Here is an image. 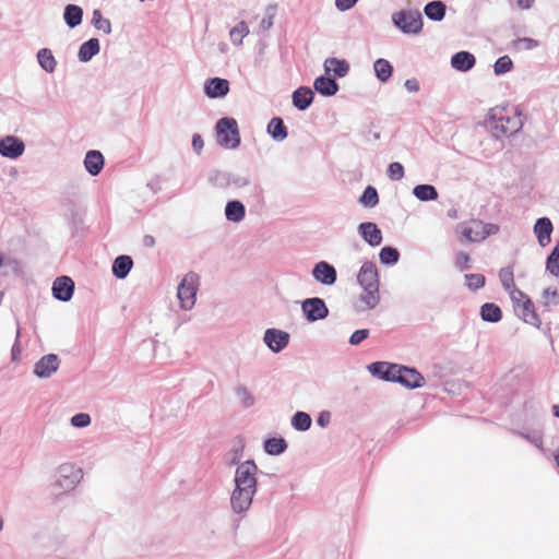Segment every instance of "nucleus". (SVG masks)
<instances>
[{
  "label": "nucleus",
  "instance_id": "19",
  "mask_svg": "<svg viewBox=\"0 0 559 559\" xmlns=\"http://www.w3.org/2000/svg\"><path fill=\"white\" fill-rule=\"evenodd\" d=\"M533 230L540 247L545 248L550 243L554 225L549 217L543 216L537 218Z\"/></svg>",
  "mask_w": 559,
  "mask_h": 559
},
{
  "label": "nucleus",
  "instance_id": "40",
  "mask_svg": "<svg viewBox=\"0 0 559 559\" xmlns=\"http://www.w3.org/2000/svg\"><path fill=\"white\" fill-rule=\"evenodd\" d=\"M359 203L368 209H372L379 203V193L373 186H367L359 197Z\"/></svg>",
  "mask_w": 559,
  "mask_h": 559
},
{
  "label": "nucleus",
  "instance_id": "50",
  "mask_svg": "<svg viewBox=\"0 0 559 559\" xmlns=\"http://www.w3.org/2000/svg\"><path fill=\"white\" fill-rule=\"evenodd\" d=\"M91 416L86 413H78L73 415L70 423L75 428H85L91 424Z\"/></svg>",
  "mask_w": 559,
  "mask_h": 559
},
{
  "label": "nucleus",
  "instance_id": "41",
  "mask_svg": "<svg viewBox=\"0 0 559 559\" xmlns=\"http://www.w3.org/2000/svg\"><path fill=\"white\" fill-rule=\"evenodd\" d=\"M209 182L217 188H227L231 185V174L222 170H212L209 174Z\"/></svg>",
  "mask_w": 559,
  "mask_h": 559
},
{
  "label": "nucleus",
  "instance_id": "61",
  "mask_svg": "<svg viewBox=\"0 0 559 559\" xmlns=\"http://www.w3.org/2000/svg\"><path fill=\"white\" fill-rule=\"evenodd\" d=\"M203 146H204V142H203V139H202L201 134L194 133L192 135V147H193V151L197 154H200L201 151L203 150Z\"/></svg>",
  "mask_w": 559,
  "mask_h": 559
},
{
  "label": "nucleus",
  "instance_id": "14",
  "mask_svg": "<svg viewBox=\"0 0 559 559\" xmlns=\"http://www.w3.org/2000/svg\"><path fill=\"white\" fill-rule=\"evenodd\" d=\"M74 287L75 285L71 277L67 275L59 276L52 283V296L62 302L70 301L74 294Z\"/></svg>",
  "mask_w": 559,
  "mask_h": 559
},
{
  "label": "nucleus",
  "instance_id": "30",
  "mask_svg": "<svg viewBox=\"0 0 559 559\" xmlns=\"http://www.w3.org/2000/svg\"><path fill=\"white\" fill-rule=\"evenodd\" d=\"M424 13L430 21L440 22L447 13V5L441 0H432L425 4Z\"/></svg>",
  "mask_w": 559,
  "mask_h": 559
},
{
  "label": "nucleus",
  "instance_id": "47",
  "mask_svg": "<svg viewBox=\"0 0 559 559\" xmlns=\"http://www.w3.org/2000/svg\"><path fill=\"white\" fill-rule=\"evenodd\" d=\"M544 307L549 309L550 306L559 305V292L555 288L547 287L543 290Z\"/></svg>",
  "mask_w": 559,
  "mask_h": 559
},
{
  "label": "nucleus",
  "instance_id": "55",
  "mask_svg": "<svg viewBox=\"0 0 559 559\" xmlns=\"http://www.w3.org/2000/svg\"><path fill=\"white\" fill-rule=\"evenodd\" d=\"M522 438L526 439L531 443H533L535 447H537L539 450L544 451L543 448V437L540 435H530L525 432L518 431L516 432Z\"/></svg>",
  "mask_w": 559,
  "mask_h": 559
},
{
  "label": "nucleus",
  "instance_id": "56",
  "mask_svg": "<svg viewBox=\"0 0 559 559\" xmlns=\"http://www.w3.org/2000/svg\"><path fill=\"white\" fill-rule=\"evenodd\" d=\"M20 336H21L20 323H19V321H16L15 342H14L12 348H11L12 360H16L19 358L20 354H21Z\"/></svg>",
  "mask_w": 559,
  "mask_h": 559
},
{
  "label": "nucleus",
  "instance_id": "45",
  "mask_svg": "<svg viewBox=\"0 0 559 559\" xmlns=\"http://www.w3.org/2000/svg\"><path fill=\"white\" fill-rule=\"evenodd\" d=\"M235 394L239 399V401L241 402V404L245 408H249V407L253 406L255 403L254 396L251 394V392L245 385H241V384L237 385L235 388Z\"/></svg>",
  "mask_w": 559,
  "mask_h": 559
},
{
  "label": "nucleus",
  "instance_id": "5",
  "mask_svg": "<svg viewBox=\"0 0 559 559\" xmlns=\"http://www.w3.org/2000/svg\"><path fill=\"white\" fill-rule=\"evenodd\" d=\"M393 25L406 35H417L423 31V16L419 11L401 10L392 14Z\"/></svg>",
  "mask_w": 559,
  "mask_h": 559
},
{
  "label": "nucleus",
  "instance_id": "3",
  "mask_svg": "<svg viewBox=\"0 0 559 559\" xmlns=\"http://www.w3.org/2000/svg\"><path fill=\"white\" fill-rule=\"evenodd\" d=\"M357 282L364 289L360 299L369 309H374L380 302L379 294V272L377 265L372 261H365L357 274Z\"/></svg>",
  "mask_w": 559,
  "mask_h": 559
},
{
  "label": "nucleus",
  "instance_id": "35",
  "mask_svg": "<svg viewBox=\"0 0 559 559\" xmlns=\"http://www.w3.org/2000/svg\"><path fill=\"white\" fill-rule=\"evenodd\" d=\"M480 318L485 322L497 323L502 319V310L495 302H485L480 307Z\"/></svg>",
  "mask_w": 559,
  "mask_h": 559
},
{
  "label": "nucleus",
  "instance_id": "27",
  "mask_svg": "<svg viewBox=\"0 0 559 559\" xmlns=\"http://www.w3.org/2000/svg\"><path fill=\"white\" fill-rule=\"evenodd\" d=\"M324 71L326 74H330V72L334 73L335 78H344L349 72V63L345 59H338L335 57H330L324 61Z\"/></svg>",
  "mask_w": 559,
  "mask_h": 559
},
{
  "label": "nucleus",
  "instance_id": "22",
  "mask_svg": "<svg viewBox=\"0 0 559 559\" xmlns=\"http://www.w3.org/2000/svg\"><path fill=\"white\" fill-rule=\"evenodd\" d=\"M313 88L320 95L331 97L338 92L340 86L334 78L325 73L314 79Z\"/></svg>",
  "mask_w": 559,
  "mask_h": 559
},
{
  "label": "nucleus",
  "instance_id": "49",
  "mask_svg": "<svg viewBox=\"0 0 559 559\" xmlns=\"http://www.w3.org/2000/svg\"><path fill=\"white\" fill-rule=\"evenodd\" d=\"M386 175L393 181L401 180L404 177V166L400 162H392L388 166Z\"/></svg>",
  "mask_w": 559,
  "mask_h": 559
},
{
  "label": "nucleus",
  "instance_id": "17",
  "mask_svg": "<svg viewBox=\"0 0 559 559\" xmlns=\"http://www.w3.org/2000/svg\"><path fill=\"white\" fill-rule=\"evenodd\" d=\"M229 92V81L223 78H210L204 83V94L211 99L225 97Z\"/></svg>",
  "mask_w": 559,
  "mask_h": 559
},
{
  "label": "nucleus",
  "instance_id": "26",
  "mask_svg": "<svg viewBox=\"0 0 559 559\" xmlns=\"http://www.w3.org/2000/svg\"><path fill=\"white\" fill-rule=\"evenodd\" d=\"M100 50V44L98 38L92 37L81 44L79 51H78V59L81 62H88L91 61L96 55L99 53Z\"/></svg>",
  "mask_w": 559,
  "mask_h": 559
},
{
  "label": "nucleus",
  "instance_id": "2",
  "mask_svg": "<svg viewBox=\"0 0 559 559\" xmlns=\"http://www.w3.org/2000/svg\"><path fill=\"white\" fill-rule=\"evenodd\" d=\"M485 126L496 139L509 138L522 129V115L516 109L510 115L506 108H493L490 109Z\"/></svg>",
  "mask_w": 559,
  "mask_h": 559
},
{
  "label": "nucleus",
  "instance_id": "6",
  "mask_svg": "<svg viewBox=\"0 0 559 559\" xmlns=\"http://www.w3.org/2000/svg\"><path fill=\"white\" fill-rule=\"evenodd\" d=\"M198 285L199 275L194 272L187 273L181 283L178 285L177 297L182 309L190 310L194 306Z\"/></svg>",
  "mask_w": 559,
  "mask_h": 559
},
{
  "label": "nucleus",
  "instance_id": "4",
  "mask_svg": "<svg viewBox=\"0 0 559 559\" xmlns=\"http://www.w3.org/2000/svg\"><path fill=\"white\" fill-rule=\"evenodd\" d=\"M215 131L217 143L222 147L235 150L240 143V133L238 123L233 117H223L216 121Z\"/></svg>",
  "mask_w": 559,
  "mask_h": 559
},
{
  "label": "nucleus",
  "instance_id": "52",
  "mask_svg": "<svg viewBox=\"0 0 559 559\" xmlns=\"http://www.w3.org/2000/svg\"><path fill=\"white\" fill-rule=\"evenodd\" d=\"M481 227L480 231H477V237L475 239L484 240L490 235L497 234L499 231V227L496 224H483L481 222L478 223Z\"/></svg>",
  "mask_w": 559,
  "mask_h": 559
},
{
  "label": "nucleus",
  "instance_id": "15",
  "mask_svg": "<svg viewBox=\"0 0 559 559\" xmlns=\"http://www.w3.org/2000/svg\"><path fill=\"white\" fill-rule=\"evenodd\" d=\"M370 374L386 382H394L397 372V364L388 361H374L367 366Z\"/></svg>",
  "mask_w": 559,
  "mask_h": 559
},
{
  "label": "nucleus",
  "instance_id": "9",
  "mask_svg": "<svg viewBox=\"0 0 559 559\" xmlns=\"http://www.w3.org/2000/svg\"><path fill=\"white\" fill-rule=\"evenodd\" d=\"M516 316L535 328H539L542 321L537 314L532 299L524 293L523 297L518 296V302L513 304Z\"/></svg>",
  "mask_w": 559,
  "mask_h": 559
},
{
  "label": "nucleus",
  "instance_id": "59",
  "mask_svg": "<svg viewBox=\"0 0 559 559\" xmlns=\"http://www.w3.org/2000/svg\"><path fill=\"white\" fill-rule=\"evenodd\" d=\"M242 454H243V444H241L238 448L233 449V457L228 462V465H230V466L235 465L237 467L238 464H241L242 462L240 460L242 457Z\"/></svg>",
  "mask_w": 559,
  "mask_h": 559
},
{
  "label": "nucleus",
  "instance_id": "63",
  "mask_svg": "<svg viewBox=\"0 0 559 559\" xmlns=\"http://www.w3.org/2000/svg\"><path fill=\"white\" fill-rule=\"evenodd\" d=\"M404 86L405 88L411 92V93H415V92H418L420 86H419V82L417 79L415 78H412V79H407L404 83Z\"/></svg>",
  "mask_w": 559,
  "mask_h": 559
},
{
  "label": "nucleus",
  "instance_id": "38",
  "mask_svg": "<svg viewBox=\"0 0 559 559\" xmlns=\"http://www.w3.org/2000/svg\"><path fill=\"white\" fill-rule=\"evenodd\" d=\"M400 257L401 254L399 249L392 246H384L379 252L380 263L388 266L395 265L399 262Z\"/></svg>",
  "mask_w": 559,
  "mask_h": 559
},
{
  "label": "nucleus",
  "instance_id": "29",
  "mask_svg": "<svg viewBox=\"0 0 559 559\" xmlns=\"http://www.w3.org/2000/svg\"><path fill=\"white\" fill-rule=\"evenodd\" d=\"M266 132L276 142H282L288 136V129L281 117H273L269 121Z\"/></svg>",
  "mask_w": 559,
  "mask_h": 559
},
{
  "label": "nucleus",
  "instance_id": "44",
  "mask_svg": "<svg viewBox=\"0 0 559 559\" xmlns=\"http://www.w3.org/2000/svg\"><path fill=\"white\" fill-rule=\"evenodd\" d=\"M466 286L469 290L476 292L486 284V277L479 273H468L464 275Z\"/></svg>",
  "mask_w": 559,
  "mask_h": 559
},
{
  "label": "nucleus",
  "instance_id": "54",
  "mask_svg": "<svg viewBox=\"0 0 559 559\" xmlns=\"http://www.w3.org/2000/svg\"><path fill=\"white\" fill-rule=\"evenodd\" d=\"M469 262H471V258H469L468 253L463 252V251L457 253L456 259H455V265L459 270L465 271V270L471 269Z\"/></svg>",
  "mask_w": 559,
  "mask_h": 559
},
{
  "label": "nucleus",
  "instance_id": "48",
  "mask_svg": "<svg viewBox=\"0 0 559 559\" xmlns=\"http://www.w3.org/2000/svg\"><path fill=\"white\" fill-rule=\"evenodd\" d=\"M546 271L552 276H559V253L550 251L546 258Z\"/></svg>",
  "mask_w": 559,
  "mask_h": 559
},
{
  "label": "nucleus",
  "instance_id": "1",
  "mask_svg": "<svg viewBox=\"0 0 559 559\" xmlns=\"http://www.w3.org/2000/svg\"><path fill=\"white\" fill-rule=\"evenodd\" d=\"M264 474L251 459L238 464L234 475V489L230 493L233 513L246 516L258 490V474Z\"/></svg>",
  "mask_w": 559,
  "mask_h": 559
},
{
  "label": "nucleus",
  "instance_id": "28",
  "mask_svg": "<svg viewBox=\"0 0 559 559\" xmlns=\"http://www.w3.org/2000/svg\"><path fill=\"white\" fill-rule=\"evenodd\" d=\"M224 213L228 222L240 223L246 216V206L239 200H229L225 205Z\"/></svg>",
  "mask_w": 559,
  "mask_h": 559
},
{
  "label": "nucleus",
  "instance_id": "20",
  "mask_svg": "<svg viewBox=\"0 0 559 559\" xmlns=\"http://www.w3.org/2000/svg\"><path fill=\"white\" fill-rule=\"evenodd\" d=\"M314 97L316 94L309 86H299L292 94L293 106L299 111H305L311 106Z\"/></svg>",
  "mask_w": 559,
  "mask_h": 559
},
{
  "label": "nucleus",
  "instance_id": "8",
  "mask_svg": "<svg viewBox=\"0 0 559 559\" xmlns=\"http://www.w3.org/2000/svg\"><path fill=\"white\" fill-rule=\"evenodd\" d=\"M301 311L305 320L313 323L329 317L330 310L320 297H310L301 301Z\"/></svg>",
  "mask_w": 559,
  "mask_h": 559
},
{
  "label": "nucleus",
  "instance_id": "42",
  "mask_svg": "<svg viewBox=\"0 0 559 559\" xmlns=\"http://www.w3.org/2000/svg\"><path fill=\"white\" fill-rule=\"evenodd\" d=\"M248 34L249 27L245 21L237 23L229 32L230 40L235 46L241 45Z\"/></svg>",
  "mask_w": 559,
  "mask_h": 559
},
{
  "label": "nucleus",
  "instance_id": "32",
  "mask_svg": "<svg viewBox=\"0 0 559 559\" xmlns=\"http://www.w3.org/2000/svg\"><path fill=\"white\" fill-rule=\"evenodd\" d=\"M288 448L287 441L283 437L267 438L263 442L264 452L272 456L283 454Z\"/></svg>",
  "mask_w": 559,
  "mask_h": 559
},
{
  "label": "nucleus",
  "instance_id": "39",
  "mask_svg": "<svg viewBox=\"0 0 559 559\" xmlns=\"http://www.w3.org/2000/svg\"><path fill=\"white\" fill-rule=\"evenodd\" d=\"M290 424L295 430L305 432L310 429L312 419L308 413L298 411L293 415Z\"/></svg>",
  "mask_w": 559,
  "mask_h": 559
},
{
  "label": "nucleus",
  "instance_id": "51",
  "mask_svg": "<svg viewBox=\"0 0 559 559\" xmlns=\"http://www.w3.org/2000/svg\"><path fill=\"white\" fill-rule=\"evenodd\" d=\"M370 334V331L368 329H359V330H356L352 333V335L349 336V340H348V343L352 345V346H358L359 344H361L365 340L368 338Z\"/></svg>",
  "mask_w": 559,
  "mask_h": 559
},
{
  "label": "nucleus",
  "instance_id": "11",
  "mask_svg": "<svg viewBox=\"0 0 559 559\" xmlns=\"http://www.w3.org/2000/svg\"><path fill=\"white\" fill-rule=\"evenodd\" d=\"M289 341L290 335L286 331L276 328H269L264 331L263 342L274 354L284 350L288 346Z\"/></svg>",
  "mask_w": 559,
  "mask_h": 559
},
{
  "label": "nucleus",
  "instance_id": "64",
  "mask_svg": "<svg viewBox=\"0 0 559 559\" xmlns=\"http://www.w3.org/2000/svg\"><path fill=\"white\" fill-rule=\"evenodd\" d=\"M462 236L468 241H480V239H475L477 237V231H474L471 227H465L462 231Z\"/></svg>",
  "mask_w": 559,
  "mask_h": 559
},
{
  "label": "nucleus",
  "instance_id": "23",
  "mask_svg": "<svg viewBox=\"0 0 559 559\" xmlns=\"http://www.w3.org/2000/svg\"><path fill=\"white\" fill-rule=\"evenodd\" d=\"M85 170L92 176L96 177L98 176L105 165V158L104 155L97 151V150H90L85 154L84 160H83Z\"/></svg>",
  "mask_w": 559,
  "mask_h": 559
},
{
  "label": "nucleus",
  "instance_id": "53",
  "mask_svg": "<svg viewBox=\"0 0 559 559\" xmlns=\"http://www.w3.org/2000/svg\"><path fill=\"white\" fill-rule=\"evenodd\" d=\"M275 7L270 5L266 10V15L260 22V29L263 32L269 31L273 26V20L275 16Z\"/></svg>",
  "mask_w": 559,
  "mask_h": 559
},
{
  "label": "nucleus",
  "instance_id": "7",
  "mask_svg": "<svg viewBox=\"0 0 559 559\" xmlns=\"http://www.w3.org/2000/svg\"><path fill=\"white\" fill-rule=\"evenodd\" d=\"M83 472L73 464H62L57 472L55 485L62 491H71L81 481Z\"/></svg>",
  "mask_w": 559,
  "mask_h": 559
},
{
  "label": "nucleus",
  "instance_id": "31",
  "mask_svg": "<svg viewBox=\"0 0 559 559\" xmlns=\"http://www.w3.org/2000/svg\"><path fill=\"white\" fill-rule=\"evenodd\" d=\"M63 20L69 28H75L82 23L83 9L76 4H67L63 11Z\"/></svg>",
  "mask_w": 559,
  "mask_h": 559
},
{
  "label": "nucleus",
  "instance_id": "58",
  "mask_svg": "<svg viewBox=\"0 0 559 559\" xmlns=\"http://www.w3.org/2000/svg\"><path fill=\"white\" fill-rule=\"evenodd\" d=\"M359 0H335V7L338 11L345 12L353 9Z\"/></svg>",
  "mask_w": 559,
  "mask_h": 559
},
{
  "label": "nucleus",
  "instance_id": "37",
  "mask_svg": "<svg viewBox=\"0 0 559 559\" xmlns=\"http://www.w3.org/2000/svg\"><path fill=\"white\" fill-rule=\"evenodd\" d=\"M69 226L71 228L73 238H82L85 235L86 228L84 225V218L79 212H71L69 217Z\"/></svg>",
  "mask_w": 559,
  "mask_h": 559
},
{
  "label": "nucleus",
  "instance_id": "57",
  "mask_svg": "<svg viewBox=\"0 0 559 559\" xmlns=\"http://www.w3.org/2000/svg\"><path fill=\"white\" fill-rule=\"evenodd\" d=\"M514 44H523L524 49L526 50H532L539 46V41L531 37H519L514 40Z\"/></svg>",
  "mask_w": 559,
  "mask_h": 559
},
{
  "label": "nucleus",
  "instance_id": "62",
  "mask_svg": "<svg viewBox=\"0 0 559 559\" xmlns=\"http://www.w3.org/2000/svg\"><path fill=\"white\" fill-rule=\"evenodd\" d=\"M231 183L238 188L246 187L250 183V179L245 176L233 175L231 174Z\"/></svg>",
  "mask_w": 559,
  "mask_h": 559
},
{
  "label": "nucleus",
  "instance_id": "36",
  "mask_svg": "<svg viewBox=\"0 0 559 559\" xmlns=\"http://www.w3.org/2000/svg\"><path fill=\"white\" fill-rule=\"evenodd\" d=\"M37 61L47 73H52L57 67V60L49 48H41L37 52Z\"/></svg>",
  "mask_w": 559,
  "mask_h": 559
},
{
  "label": "nucleus",
  "instance_id": "12",
  "mask_svg": "<svg viewBox=\"0 0 559 559\" xmlns=\"http://www.w3.org/2000/svg\"><path fill=\"white\" fill-rule=\"evenodd\" d=\"M311 275L318 283L324 286H332L337 281L335 266L323 260L313 265Z\"/></svg>",
  "mask_w": 559,
  "mask_h": 559
},
{
  "label": "nucleus",
  "instance_id": "21",
  "mask_svg": "<svg viewBox=\"0 0 559 559\" xmlns=\"http://www.w3.org/2000/svg\"><path fill=\"white\" fill-rule=\"evenodd\" d=\"M499 277L501 281V285L506 292L509 293L510 298L513 304L518 302V296L523 297L524 293L516 288L514 284V275L511 266L502 267L499 271Z\"/></svg>",
  "mask_w": 559,
  "mask_h": 559
},
{
  "label": "nucleus",
  "instance_id": "33",
  "mask_svg": "<svg viewBox=\"0 0 559 559\" xmlns=\"http://www.w3.org/2000/svg\"><path fill=\"white\" fill-rule=\"evenodd\" d=\"M412 193L417 200L421 202L436 201L439 197L437 188L429 183H420L415 186Z\"/></svg>",
  "mask_w": 559,
  "mask_h": 559
},
{
  "label": "nucleus",
  "instance_id": "46",
  "mask_svg": "<svg viewBox=\"0 0 559 559\" xmlns=\"http://www.w3.org/2000/svg\"><path fill=\"white\" fill-rule=\"evenodd\" d=\"M513 68L512 59L504 55L499 57L493 64V72L496 75H502L511 71Z\"/></svg>",
  "mask_w": 559,
  "mask_h": 559
},
{
  "label": "nucleus",
  "instance_id": "24",
  "mask_svg": "<svg viewBox=\"0 0 559 559\" xmlns=\"http://www.w3.org/2000/svg\"><path fill=\"white\" fill-rule=\"evenodd\" d=\"M451 67L460 72H468L472 70L476 64V58L475 56L466 50H461L455 52L451 57Z\"/></svg>",
  "mask_w": 559,
  "mask_h": 559
},
{
  "label": "nucleus",
  "instance_id": "16",
  "mask_svg": "<svg viewBox=\"0 0 559 559\" xmlns=\"http://www.w3.org/2000/svg\"><path fill=\"white\" fill-rule=\"evenodd\" d=\"M25 150L24 142L13 135L0 140V155L10 159L19 158Z\"/></svg>",
  "mask_w": 559,
  "mask_h": 559
},
{
  "label": "nucleus",
  "instance_id": "34",
  "mask_svg": "<svg viewBox=\"0 0 559 559\" xmlns=\"http://www.w3.org/2000/svg\"><path fill=\"white\" fill-rule=\"evenodd\" d=\"M373 71L381 83H386L391 79L394 68L389 60L379 58L373 62Z\"/></svg>",
  "mask_w": 559,
  "mask_h": 559
},
{
  "label": "nucleus",
  "instance_id": "43",
  "mask_svg": "<svg viewBox=\"0 0 559 559\" xmlns=\"http://www.w3.org/2000/svg\"><path fill=\"white\" fill-rule=\"evenodd\" d=\"M91 24L98 31L105 34L111 33V23L108 19L104 17L99 9H95L92 14Z\"/></svg>",
  "mask_w": 559,
  "mask_h": 559
},
{
  "label": "nucleus",
  "instance_id": "10",
  "mask_svg": "<svg viewBox=\"0 0 559 559\" xmlns=\"http://www.w3.org/2000/svg\"><path fill=\"white\" fill-rule=\"evenodd\" d=\"M394 383H400L407 389H418L424 386L425 378L415 367L397 364Z\"/></svg>",
  "mask_w": 559,
  "mask_h": 559
},
{
  "label": "nucleus",
  "instance_id": "18",
  "mask_svg": "<svg viewBox=\"0 0 559 559\" xmlns=\"http://www.w3.org/2000/svg\"><path fill=\"white\" fill-rule=\"evenodd\" d=\"M358 234L370 247H378L382 243V231L376 223H360L358 225Z\"/></svg>",
  "mask_w": 559,
  "mask_h": 559
},
{
  "label": "nucleus",
  "instance_id": "25",
  "mask_svg": "<svg viewBox=\"0 0 559 559\" xmlns=\"http://www.w3.org/2000/svg\"><path fill=\"white\" fill-rule=\"evenodd\" d=\"M133 267V260L130 255L121 254L118 255L111 266L112 275L118 280L126 278Z\"/></svg>",
  "mask_w": 559,
  "mask_h": 559
},
{
  "label": "nucleus",
  "instance_id": "13",
  "mask_svg": "<svg viewBox=\"0 0 559 559\" xmlns=\"http://www.w3.org/2000/svg\"><path fill=\"white\" fill-rule=\"evenodd\" d=\"M59 365L60 359L57 354H47L34 365L33 373L39 379H47L58 370Z\"/></svg>",
  "mask_w": 559,
  "mask_h": 559
},
{
  "label": "nucleus",
  "instance_id": "60",
  "mask_svg": "<svg viewBox=\"0 0 559 559\" xmlns=\"http://www.w3.org/2000/svg\"><path fill=\"white\" fill-rule=\"evenodd\" d=\"M331 421V413L329 411H322L317 417V425L321 428L329 426Z\"/></svg>",
  "mask_w": 559,
  "mask_h": 559
}]
</instances>
